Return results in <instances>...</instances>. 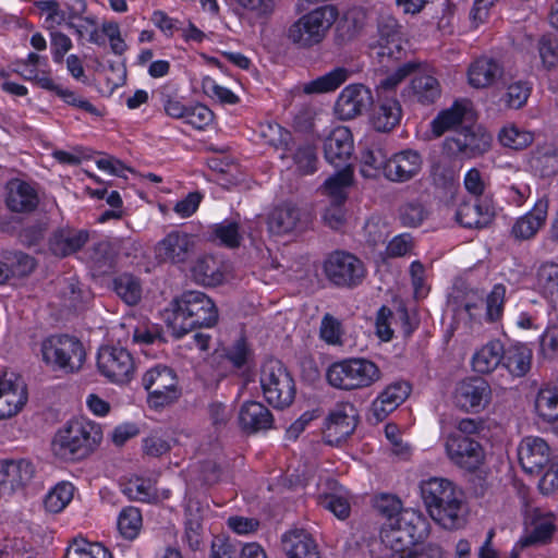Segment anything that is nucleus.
Listing matches in <instances>:
<instances>
[{"mask_svg": "<svg viewBox=\"0 0 558 558\" xmlns=\"http://www.w3.org/2000/svg\"><path fill=\"white\" fill-rule=\"evenodd\" d=\"M356 427V409L352 403H340L329 413L325 424V438L328 444H339L349 437Z\"/></svg>", "mask_w": 558, "mask_h": 558, "instance_id": "nucleus-18", "label": "nucleus"}, {"mask_svg": "<svg viewBox=\"0 0 558 558\" xmlns=\"http://www.w3.org/2000/svg\"><path fill=\"white\" fill-rule=\"evenodd\" d=\"M428 535L426 518L414 509L402 511L399 517L386 523L380 532L387 558H444L442 548L437 544L418 545Z\"/></svg>", "mask_w": 558, "mask_h": 558, "instance_id": "nucleus-1", "label": "nucleus"}, {"mask_svg": "<svg viewBox=\"0 0 558 558\" xmlns=\"http://www.w3.org/2000/svg\"><path fill=\"white\" fill-rule=\"evenodd\" d=\"M410 395V386L407 383H395L373 401L371 415L376 422L384 421Z\"/></svg>", "mask_w": 558, "mask_h": 558, "instance_id": "nucleus-26", "label": "nucleus"}, {"mask_svg": "<svg viewBox=\"0 0 558 558\" xmlns=\"http://www.w3.org/2000/svg\"><path fill=\"white\" fill-rule=\"evenodd\" d=\"M258 133L265 144H268L277 149H286L291 141V134L283 129L280 124L271 121L260 123Z\"/></svg>", "mask_w": 558, "mask_h": 558, "instance_id": "nucleus-53", "label": "nucleus"}, {"mask_svg": "<svg viewBox=\"0 0 558 558\" xmlns=\"http://www.w3.org/2000/svg\"><path fill=\"white\" fill-rule=\"evenodd\" d=\"M493 217L492 207L478 198L462 202L456 211L457 222L469 229H482L490 223Z\"/></svg>", "mask_w": 558, "mask_h": 558, "instance_id": "nucleus-27", "label": "nucleus"}, {"mask_svg": "<svg viewBox=\"0 0 558 558\" xmlns=\"http://www.w3.org/2000/svg\"><path fill=\"white\" fill-rule=\"evenodd\" d=\"M442 440L446 456L454 465L471 471L482 463L483 447L473 437L446 434Z\"/></svg>", "mask_w": 558, "mask_h": 558, "instance_id": "nucleus-13", "label": "nucleus"}, {"mask_svg": "<svg viewBox=\"0 0 558 558\" xmlns=\"http://www.w3.org/2000/svg\"><path fill=\"white\" fill-rule=\"evenodd\" d=\"M353 180L352 166H345L339 169L333 175L328 178L324 183L325 193L331 197L332 203L343 204L347 199V187L351 185Z\"/></svg>", "mask_w": 558, "mask_h": 558, "instance_id": "nucleus-43", "label": "nucleus"}, {"mask_svg": "<svg viewBox=\"0 0 558 558\" xmlns=\"http://www.w3.org/2000/svg\"><path fill=\"white\" fill-rule=\"evenodd\" d=\"M4 461V495L11 496L16 489L32 481L35 474V468L31 461L25 459Z\"/></svg>", "mask_w": 558, "mask_h": 558, "instance_id": "nucleus-34", "label": "nucleus"}, {"mask_svg": "<svg viewBox=\"0 0 558 558\" xmlns=\"http://www.w3.org/2000/svg\"><path fill=\"white\" fill-rule=\"evenodd\" d=\"M399 216L403 226L413 228L425 220L427 211L420 202L413 201L400 207Z\"/></svg>", "mask_w": 558, "mask_h": 558, "instance_id": "nucleus-62", "label": "nucleus"}, {"mask_svg": "<svg viewBox=\"0 0 558 558\" xmlns=\"http://www.w3.org/2000/svg\"><path fill=\"white\" fill-rule=\"evenodd\" d=\"M535 409L544 421L551 422L558 418V380L538 391Z\"/></svg>", "mask_w": 558, "mask_h": 558, "instance_id": "nucleus-44", "label": "nucleus"}, {"mask_svg": "<svg viewBox=\"0 0 558 558\" xmlns=\"http://www.w3.org/2000/svg\"><path fill=\"white\" fill-rule=\"evenodd\" d=\"M416 68L413 62H407L397 68V70L383 78L377 86L378 98L395 96L396 87Z\"/></svg>", "mask_w": 558, "mask_h": 558, "instance_id": "nucleus-56", "label": "nucleus"}, {"mask_svg": "<svg viewBox=\"0 0 558 558\" xmlns=\"http://www.w3.org/2000/svg\"><path fill=\"white\" fill-rule=\"evenodd\" d=\"M74 486L69 482L58 483L52 487L44 499L45 509L50 513H59L73 499Z\"/></svg>", "mask_w": 558, "mask_h": 558, "instance_id": "nucleus-48", "label": "nucleus"}, {"mask_svg": "<svg viewBox=\"0 0 558 558\" xmlns=\"http://www.w3.org/2000/svg\"><path fill=\"white\" fill-rule=\"evenodd\" d=\"M143 524L142 513L136 507H126L121 510L118 518V529L121 535L133 541L137 537Z\"/></svg>", "mask_w": 558, "mask_h": 558, "instance_id": "nucleus-50", "label": "nucleus"}, {"mask_svg": "<svg viewBox=\"0 0 558 558\" xmlns=\"http://www.w3.org/2000/svg\"><path fill=\"white\" fill-rule=\"evenodd\" d=\"M380 377L379 367L374 362L362 357L335 362L326 373L327 381L331 387L345 391L371 387Z\"/></svg>", "mask_w": 558, "mask_h": 558, "instance_id": "nucleus-5", "label": "nucleus"}, {"mask_svg": "<svg viewBox=\"0 0 558 558\" xmlns=\"http://www.w3.org/2000/svg\"><path fill=\"white\" fill-rule=\"evenodd\" d=\"M404 96L412 102L429 106L440 98L441 86L438 78L432 73L417 72L404 89Z\"/></svg>", "mask_w": 558, "mask_h": 558, "instance_id": "nucleus-24", "label": "nucleus"}, {"mask_svg": "<svg viewBox=\"0 0 558 558\" xmlns=\"http://www.w3.org/2000/svg\"><path fill=\"white\" fill-rule=\"evenodd\" d=\"M423 158L414 149H403L389 157L385 168V178L391 182H408L422 170Z\"/></svg>", "mask_w": 558, "mask_h": 558, "instance_id": "nucleus-19", "label": "nucleus"}, {"mask_svg": "<svg viewBox=\"0 0 558 558\" xmlns=\"http://www.w3.org/2000/svg\"><path fill=\"white\" fill-rule=\"evenodd\" d=\"M373 102L372 92L363 84H350L339 94L335 113L341 120H351L363 113Z\"/></svg>", "mask_w": 558, "mask_h": 558, "instance_id": "nucleus-16", "label": "nucleus"}, {"mask_svg": "<svg viewBox=\"0 0 558 558\" xmlns=\"http://www.w3.org/2000/svg\"><path fill=\"white\" fill-rule=\"evenodd\" d=\"M401 112V106L396 96L379 98V104L371 118L372 125L376 131L389 132L399 124Z\"/></svg>", "mask_w": 558, "mask_h": 558, "instance_id": "nucleus-33", "label": "nucleus"}, {"mask_svg": "<svg viewBox=\"0 0 558 558\" xmlns=\"http://www.w3.org/2000/svg\"><path fill=\"white\" fill-rule=\"evenodd\" d=\"M327 280L337 288L354 289L366 277L364 263L355 255L345 251L330 253L323 265Z\"/></svg>", "mask_w": 558, "mask_h": 558, "instance_id": "nucleus-9", "label": "nucleus"}, {"mask_svg": "<svg viewBox=\"0 0 558 558\" xmlns=\"http://www.w3.org/2000/svg\"><path fill=\"white\" fill-rule=\"evenodd\" d=\"M11 381L0 396V420L16 415L27 402V389L24 380L10 373Z\"/></svg>", "mask_w": 558, "mask_h": 558, "instance_id": "nucleus-28", "label": "nucleus"}, {"mask_svg": "<svg viewBox=\"0 0 558 558\" xmlns=\"http://www.w3.org/2000/svg\"><path fill=\"white\" fill-rule=\"evenodd\" d=\"M421 495L430 518L445 529H457L464 522L462 492L449 480L430 477L422 481Z\"/></svg>", "mask_w": 558, "mask_h": 558, "instance_id": "nucleus-2", "label": "nucleus"}, {"mask_svg": "<svg viewBox=\"0 0 558 558\" xmlns=\"http://www.w3.org/2000/svg\"><path fill=\"white\" fill-rule=\"evenodd\" d=\"M533 134L514 124L505 125L498 134V141L504 147L523 149L533 142Z\"/></svg>", "mask_w": 558, "mask_h": 558, "instance_id": "nucleus-52", "label": "nucleus"}, {"mask_svg": "<svg viewBox=\"0 0 558 558\" xmlns=\"http://www.w3.org/2000/svg\"><path fill=\"white\" fill-rule=\"evenodd\" d=\"M251 351L244 339L236 340L231 347L225 349L221 353H216L215 359H221L225 363L221 375L244 367L250 359Z\"/></svg>", "mask_w": 558, "mask_h": 558, "instance_id": "nucleus-42", "label": "nucleus"}, {"mask_svg": "<svg viewBox=\"0 0 558 558\" xmlns=\"http://www.w3.org/2000/svg\"><path fill=\"white\" fill-rule=\"evenodd\" d=\"M282 547L288 558H320L316 542L304 530L283 534Z\"/></svg>", "mask_w": 558, "mask_h": 558, "instance_id": "nucleus-30", "label": "nucleus"}, {"mask_svg": "<svg viewBox=\"0 0 558 558\" xmlns=\"http://www.w3.org/2000/svg\"><path fill=\"white\" fill-rule=\"evenodd\" d=\"M300 221L298 207L284 204L272 209L268 216V230L274 234H286L292 232Z\"/></svg>", "mask_w": 558, "mask_h": 558, "instance_id": "nucleus-39", "label": "nucleus"}, {"mask_svg": "<svg viewBox=\"0 0 558 558\" xmlns=\"http://www.w3.org/2000/svg\"><path fill=\"white\" fill-rule=\"evenodd\" d=\"M492 136L480 126L463 128L447 137L444 149L448 155L459 158H474L490 148Z\"/></svg>", "mask_w": 558, "mask_h": 558, "instance_id": "nucleus-11", "label": "nucleus"}, {"mask_svg": "<svg viewBox=\"0 0 558 558\" xmlns=\"http://www.w3.org/2000/svg\"><path fill=\"white\" fill-rule=\"evenodd\" d=\"M351 501L350 492L333 478H327L325 489L317 495V504L342 521L351 514Z\"/></svg>", "mask_w": 558, "mask_h": 558, "instance_id": "nucleus-22", "label": "nucleus"}, {"mask_svg": "<svg viewBox=\"0 0 558 558\" xmlns=\"http://www.w3.org/2000/svg\"><path fill=\"white\" fill-rule=\"evenodd\" d=\"M351 72L345 68H336L317 77L305 86L306 93H328L337 89L349 77Z\"/></svg>", "mask_w": 558, "mask_h": 558, "instance_id": "nucleus-47", "label": "nucleus"}, {"mask_svg": "<svg viewBox=\"0 0 558 558\" xmlns=\"http://www.w3.org/2000/svg\"><path fill=\"white\" fill-rule=\"evenodd\" d=\"M532 350L522 343H515L505 349L502 366L515 377L524 376L531 368Z\"/></svg>", "mask_w": 558, "mask_h": 558, "instance_id": "nucleus-38", "label": "nucleus"}, {"mask_svg": "<svg viewBox=\"0 0 558 558\" xmlns=\"http://www.w3.org/2000/svg\"><path fill=\"white\" fill-rule=\"evenodd\" d=\"M517 451L520 465L529 474H538L550 461L549 445L537 436L524 437Z\"/></svg>", "mask_w": 558, "mask_h": 558, "instance_id": "nucleus-17", "label": "nucleus"}, {"mask_svg": "<svg viewBox=\"0 0 558 558\" xmlns=\"http://www.w3.org/2000/svg\"><path fill=\"white\" fill-rule=\"evenodd\" d=\"M501 74L502 68L496 60L482 57L470 64L468 80L472 87L485 88L493 85Z\"/></svg>", "mask_w": 558, "mask_h": 558, "instance_id": "nucleus-31", "label": "nucleus"}, {"mask_svg": "<svg viewBox=\"0 0 558 558\" xmlns=\"http://www.w3.org/2000/svg\"><path fill=\"white\" fill-rule=\"evenodd\" d=\"M525 524L526 536L522 538V545L545 544L556 531V517L553 512L533 508L526 512Z\"/></svg>", "mask_w": 558, "mask_h": 558, "instance_id": "nucleus-21", "label": "nucleus"}, {"mask_svg": "<svg viewBox=\"0 0 558 558\" xmlns=\"http://www.w3.org/2000/svg\"><path fill=\"white\" fill-rule=\"evenodd\" d=\"M210 239L229 248L240 246L242 235L236 220L226 219L210 227Z\"/></svg>", "mask_w": 558, "mask_h": 558, "instance_id": "nucleus-45", "label": "nucleus"}, {"mask_svg": "<svg viewBox=\"0 0 558 558\" xmlns=\"http://www.w3.org/2000/svg\"><path fill=\"white\" fill-rule=\"evenodd\" d=\"M0 558H36V555L23 539L12 538L0 544Z\"/></svg>", "mask_w": 558, "mask_h": 558, "instance_id": "nucleus-63", "label": "nucleus"}, {"mask_svg": "<svg viewBox=\"0 0 558 558\" xmlns=\"http://www.w3.org/2000/svg\"><path fill=\"white\" fill-rule=\"evenodd\" d=\"M492 388L486 379L478 376L466 377L457 383L452 401L466 413H478L492 401Z\"/></svg>", "mask_w": 558, "mask_h": 558, "instance_id": "nucleus-12", "label": "nucleus"}, {"mask_svg": "<svg viewBox=\"0 0 558 558\" xmlns=\"http://www.w3.org/2000/svg\"><path fill=\"white\" fill-rule=\"evenodd\" d=\"M430 177L436 186L448 189L457 179V170L448 157H440L433 163Z\"/></svg>", "mask_w": 558, "mask_h": 558, "instance_id": "nucleus-57", "label": "nucleus"}, {"mask_svg": "<svg viewBox=\"0 0 558 558\" xmlns=\"http://www.w3.org/2000/svg\"><path fill=\"white\" fill-rule=\"evenodd\" d=\"M259 381L267 402L275 409H284L295 398V383L287 367L276 359L267 360L260 369Z\"/></svg>", "mask_w": 558, "mask_h": 558, "instance_id": "nucleus-7", "label": "nucleus"}, {"mask_svg": "<svg viewBox=\"0 0 558 558\" xmlns=\"http://www.w3.org/2000/svg\"><path fill=\"white\" fill-rule=\"evenodd\" d=\"M536 286L558 318V264L543 263L536 271Z\"/></svg>", "mask_w": 558, "mask_h": 558, "instance_id": "nucleus-37", "label": "nucleus"}, {"mask_svg": "<svg viewBox=\"0 0 558 558\" xmlns=\"http://www.w3.org/2000/svg\"><path fill=\"white\" fill-rule=\"evenodd\" d=\"M102 432L98 424L85 417L71 420L52 441L54 454L63 460H81L100 444Z\"/></svg>", "mask_w": 558, "mask_h": 558, "instance_id": "nucleus-4", "label": "nucleus"}, {"mask_svg": "<svg viewBox=\"0 0 558 558\" xmlns=\"http://www.w3.org/2000/svg\"><path fill=\"white\" fill-rule=\"evenodd\" d=\"M389 161L388 151L379 141L368 142L361 153V173L365 178L385 175V168Z\"/></svg>", "mask_w": 558, "mask_h": 558, "instance_id": "nucleus-32", "label": "nucleus"}, {"mask_svg": "<svg viewBox=\"0 0 558 558\" xmlns=\"http://www.w3.org/2000/svg\"><path fill=\"white\" fill-rule=\"evenodd\" d=\"M86 230L61 228L53 232L49 240L51 252L59 257H65L80 251L88 241Z\"/></svg>", "mask_w": 558, "mask_h": 558, "instance_id": "nucleus-29", "label": "nucleus"}, {"mask_svg": "<svg viewBox=\"0 0 558 558\" xmlns=\"http://www.w3.org/2000/svg\"><path fill=\"white\" fill-rule=\"evenodd\" d=\"M64 558H112V555L100 543L75 539L66 549Z\"/></svg>", "mask_w": 558, "mask_h": 558, "instance_id": "nucleus-51", "label": "nucleus"}, {"mask_svg": "<svg viewBox=\"0 0 558 558\" xmlns=\"http://www.w3.org/2000/svg\"><path fill=\"white\" fill-rule=\"evenodd\" d=\"M319 335L328 344H341L343 336L341 322L329 313L325 314L322 318Z\"/></svg>", "mask_w": 558, "mask_h": 558, "instance_id": "nucleus-59", "label": "nucleus"}, {"mask_svg": "<svg viewBox=\"0 0 558 558\" xmlns=\"http://www.w3.org/2000/svg\"><path fill=\"white\" fill-rule=\"evenodd\" d=\"M113 290L128 305H135L142 299V284L138 278L131 274H121L113 279Z\"/></svg>", "mask_w": 558, "mask_h": 558, "instance_id": "nucleus-46", "label": "nucleus"}, {"mask_svg": "<svg viewBox=\"0 0 558 558\" xmlns=\"http://www.w3.org/2000/svg\"><path fill=\"white\" fill-rule=\"evenodd\" d=\"M548 213V199L539 198L532 210L519 217L511 227L510 236L515 242L533 239L545 225Z\"/></svg>", "mask_w": 558, "mask_h": 558, "instance_id": "nucleus-23", "label": "nucleus"}, {"mask_svg": "<svg viewBox=\"0 0 558 558\" xmlns=\"http://www.w3.org/2000/svg\"><path fill=\"white\" fill-rule=\"evenodd\" d=\"M194 235L174 230L169 232L155 246V255L159 262L173 265L186 263L195 253Z\"/></svg>", "mask_w": 558, "mask_h": 558, "instance_id": "nucleus-14", "label": "nucleus"}, {"mask_svg": "<svg viewBox=\"0 0 558 558\" xmlns=\"http://www.w3.org/2000/svg\"><path fill=\"white\" fill-rule=\"evenodd\" d=\"M504 354L505 348L500 341H489L473 355V369L481 374L492 373L498 365L502 364Z\"/></svg>", "mask_w": 558, "mask_h": 558, "instance_id": "nucleus-40", "label": "nucleus"}, {"mask_svg": "<svg viewBox=\"0 0 558 558\" xmlns=\"http://www.w3.org/2000/svg\"><path fill=\"white\" fill-rule=\"evenodd\" d=\"M507 288L502 283H497L487 294L485 305V319L488 323L498 322L504 313Z\"/></svg>", "mask_w": 558, "mask_h": 558, "instance_id": "nucleus-55", "label": "nucleus"}, {"mask_svg": "<svg viewBox=\"0 0 558 558\" xmlns=\"http://www.w3.org/2000/svg\"><path fill=\"white\" fill-rule=\"evenodd\" d=\"M274 422L272 413L262 402L246 401L240 408L239 424L247 434L271 429Z\"/></svg>", "mask_w": 558, "mask_h": 558, "instance_id": "nucleus-25", "label": "nucleus"}, {"mask_svg": "<svg viewBox=\"0 0 558 558\" xmlns=\"http://www.w3.org/2000/svg\"><path fill=\"white\" fill-rule=\"evenodd\" d=\"M325 159L338 169L351 166L353 140L350 130L339 126L331 131L324 142Z\"/></svg>", "mask_w": 558, "mask_h": 558, "instance_id": "nucleus-20", "label": "nucleus"}, {"mask_svg": "<svg viewBox=\"0 0 558 558\" xmlns=\"http://www.w3.org/2000/svg\"><path fill=\"white\" fill-rule=\"evenodd\" d=\"M123 493L133 500L151 502L157 500V493L149 480L136 478L130 481L123 488Z\"/></svg>", "mask_w": 558, "mask_h": 558, "instance_id": "nucleus-58", "label": "nucleus"}, {"mask_svg": "<svg viewBox=\"0 0 558 558\" xmlns=\"http://www.w3.org/2000/svg\"><path fill=\"white\" fill-rule=\"evenodd\" d=\"M99 374L112 384H129L136 371L133 354L120 345H102L97 353Z\"/></svg>", "mask_w": 558, "mask_h": 558, "instance_id": "nucleus-10", "label": "nucleus"}, {"mask_svg": "<svg viewBox=\"0 0 558 558\" xmlns=\"http://www.w3.org/2000/svg\"><path fill=\"white\" fill-rule=\"evenodd\" d=\"M168 326L175 338H181L196 328H210L218 320V311L205 293L186 291L171 302Z\"/></svg>", "mask_w": 558, "mask_h": 558, "instance_id": "nucleus-3", "label": "nucleus"}, {"mask_svg": "<svg viewBox=\"0 0 558 558\" xmlns=\"http://www.w3.org/2000/svg\"><path fill=\"white\" fill-rule=\"evenodd\" d=\"M3 199L7 208L16 214H31L39 205L36 184L21 179H11L7 182Z\"/></svg>", "mask_w": 558, "mask_h": 558, "instance_id": "nucleus-15", "label": "nucleus"}, {"mask_svg": "<svg viewBox=\"0 0 558 558\" xmlns=\"http://www.w3.org/2000/svg\"><path fill=\"white\" fill-rule=\"evenodd\" d=\"M296 170L301 174H312L317 170V150L316 147L308 143H300L292 155Z\"/></svg>", "mask_w": 558, "mask_h": 558, "instance_id": "nucleus-49", "label": "nucleus"}, {"mask_svg": "<svg viewBox=\"0 0 558 558\" xmlns=\"http://www.w3.org/2000/svg\"><path fill=\"white\" fill-rule=\"evenodd\" d=\"M531 90L532 87L529 82L522 80L514 81L507 86L501 100L507 108L520 109L526 104Z\"/></svg>", "mask_w": 558, "mask_h": 558, "instance_id": "nucleus-54", "label": "nucleus"}, {"mask_svg": "<svg viewBox=\"0 0 558 558\" xmlns=\"http://www.w3.org/2000/svg\"><path fill=\"white\" fill-rule=\"evenodd\" d=\"M470 106L468 100L454 101L450 108L440 111L430 123L434 135L441 136L460 125L471 113Z\"/></svg>", "mask_w": 558, "mask_h": 558, "instance_id": "nucleus-35", "label": "nucleus"}, {"mask_svg": "<svg viewBox=\"0 0 558 558\" xmlns=\"http://www.w3.org/2000/svg\"><path fill=\"white\" fill-rule=\"evenodd\" d=\"M369 53L383 69L388 70L405 56L403 39L374 40L369 44Z\"/></svg>", "mask_w": 558, "mask_h": 558, "instance_id": "nucleus-36", "label": "nucleus"}, {"mask_svg": "<svg viewBox=\"0 0 558 558\" xmlns=\"http://www.w3.org/2000/svg\"><path fill=\"white\" fill-rule=\"evenodd\" d=\"M194 281L205 287H216L223 281L220 264L213 256L199 257L191 268Z\"/></svg>", "mask_w": 558, "mask_h": 558, "instance_id": "nucleus-41", "label": "nucleus"}, {"mask_svg": "<svg viewBox=\"0 0 558 558\" xmlns=\"http://www.w3.org/2000/svg\"><path fill=\"white\" fill-rule=\"evenodd\" d=\"M187 512L189 517L185 522L183 541L192 550H197L203 539L202 519L201 517L192 513V505H189Z\"/></svg>", "mask_w": 558, "mask_h": 558, "instance_id": "nucleus-60", "label": "nucleus"}, {"mask_svg": "<svg viewBox=\"0 0 558 558\" xmlns=\"http://www.w3.org/2000/svg\"><path fill=\"white\" fill-rule=\"evenodd\" d=\"M142 385L148 392L150 408H165L175 402L181 396L179 378L173 368L157 364L145 372Z\"/></svg>", "mask_w": 558, "mask_h": 558, "instance_id": "nucleus-8", "label": "nucleus"}, {"mask_svg": "<svg viewBox=\"0 0 558 558\" xmlns=\"http://www.w3.org/2000/svg\"><path fill=\"white\" fill-rule=\"evenodd\" d=\"M40 352L44 363L52 371L65 374L78 372L85 360L83 343L68 335H52L43 340Z\"/></svg>", "mask_w": 558, "mask_h": 558, "instance_id": "nucleus-6", "label": "nucleus"}, {"mask_svg": "<svg viewBox=\"0 0 558 558\" xmlns=\"http://www.w3.org/2000/svg\"><path fill=\"white\" fill-rule=\"evenodd\" d=\"M537 49L546 70H553L558 65V44L551 35H543L538 39Z\"/></svg>", "mask_w": 558, "mask_h": 558, "instance_id": "nucleus-61", "label": "nucleus"}, {"mask_svg": "<svg viewBox=\"0 0 558 558\" xmlns=\"http://www.w3.org/2000/svg\"><path fill=\"white\" fill-rule=\"evenodd\" d=\"M172 446L170 439L151 434L145 437L142 441V449L145 456L151 458H159L168 453Z\"/></svg>", "mask_w": 558, "mask_h": 558, "instance_id": "nucleus-64", "label": "nucleus"}]
</instances>
